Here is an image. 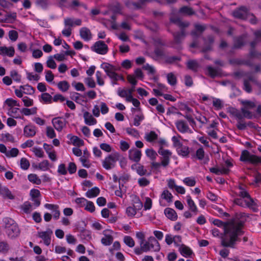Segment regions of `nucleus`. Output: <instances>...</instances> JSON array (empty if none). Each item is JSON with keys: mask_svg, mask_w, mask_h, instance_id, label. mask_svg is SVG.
<instances>
[{"mask_svg": "<svg viewBox=\"0 0 261 261\" xmlns=\"http://www.w3.org/2000/svg\"><path fill=\"white\" fill-rule=\"evenodd\" d=\"M64 24L65 27L70 28L74 25L80 26L82 25V20L80 19H73L70 17L64 18Z\"/></svg>", "mask_w": 261, "mask_h": 261, "instance_id": "obj_16", "label": "nucleus"}, {"mask_svg": "<svg viewBox=\"0 0 261 261\" xmlns=\"http://www.w3.org/2000/svg\"><path fill=\"white\" fill-rule=\"evenodd\" d=\"M244 76H246L247 77L244 80H249V82H251L255 85L256 84V83H257L258 82L256 77L250 72H245Z\"/></svg>", "mask_w": 261, "mask_h": 261, "instance_id": "obj_61", "label": "nucleus"}, {"mask_svg": "<svg viewBox=\"0 0 261 261\" xmlns=\"http://www.w3.org/2000/svg\"><path fill=\"white\" fill-rule=\"evenodd\" d=\"M254 35L255 36L254 40L250 43L251 49L249 52V56L251 58H258L260 56H261V53H259L257 52L255 49V47L257 43L259 42H261V31L258 30L255 31L254 32Z\"/></svg>", "mask_w": 261, "mask_h": 261, "instance_id": "obj_4", "label": "nucleus"}, {"mask_svg": "<svg viewBox=\"0 0 261 261\" xmlns=\"http://www.w3.org/2000/svg\"><path fill=\"white\" fill-rule=\"evenodd\" d=\"M16 18V13H9L7 14L5 16V18L4 19H0L1 22H11L10 21V19H13L15 20Z\"/></svg>", "mask_w": 261, "mask_h": 261, "instance_id": "obj_53", "label": "nucleus"}, {"mask_svg": "<svg viewBox=\"0 0 261 261\" xmlns=\"http://www.w3.org/2000/svg\"><path fill=\"white\" fill-rule=\"evenodd\" d=\"M229 63L232 65H246L249 66H252V64L248 60H243L240 59H232L229 60Z\"/></svg>", "mask_w": 261, "mask_h": 261, "instance_id": "obj_31", "label": "nucleus"}, {"mask_svg": "<svg viewBox=\"0 0 261 261\" xmlns=\"http://www.w3.org/2000/svg\"><path fill=\"white\" fill-rule=\"evenodd\" d=\"M40 191L37 189H34V206L38 207L40 204Z\"/></svg>", "mask_w": 261, "mask_h": 261, "instance_id": "obj_48", "label": "nucleus"}, {"mask_svg": "<svg viewBox=\"0 0 261 261\" xmlns=\"http://www.w3.org/2000/svg\"><path fill=\"white\" fill-rule=\"evenodd\" d=\"M234 203L240 206L245 207H248L253 210V212H257V205L253 200V199H242L241 198H236L234 199Z\"/></svg>", "mask_w": 261, "mask_h": 261, "instance_id": "obj_6", "label": "nucleus"}, {"mask_svg": "<svg viewBox=\"0 0 261 261\" xmlns=\"http://www.w3.org/2000/svg\"><path fill=\"white\" fill-rule=\"evenodd\" d=\"M35 5L37 8L46 10L50 5V2L48 0H36Z\"/></svg>", "mask_w": 261, "mask_h": 261, "instance_id": "obj_33", "label": "nucleus"}, {"mask_svg": "<svg viewBox=\"0 0 261 261\" xmlns=\"http://www.w3.org/2000/svg\"><path fill=\"white\" fill-rule=\"evenodd\" d=\"M175 125L177 130L181 133H192V131L190 129L187 122L183 120H178L175 122Z\"/></svg>", "mask_w": 261, "mask_h": 261, "instance_id": "obj_14", "label": "nucleus"}, {"mask_svg": "<svg viewBox=\"0 0 261 261\" xmlns=\"http://www.w3.org/2000/svg\"><path fill=\"white\" fill-rule=\"evenodd\" d=\"M80 35L81 38L84 41H88L92 39V34L90 30L86 27H83L80 29Z\"/></svg>", "mask_w": 261, "mask_h": 261, "instance_id": "obj_20", "label": "nucleus"}, {"mask_svg": "<svg viewBox=\"0 0 261 261\" xmlns=\"http://www.w3.org/2000/svg\"><path fill=\"white\" fill-rule=\"evenodd\" d=\"M167 82L171 86H175L177 83V79L172 72L169 73L166 75Z\"/></svg>", "mask_w": 261, "mask_h": 261, "instance_id": "obj_46", "label": "nucleus"}, {"mask_svg": "<svg viewBox=\"0 0 261 261\" xmlns=\"http://www.w3.org/2000/svg\"><path fill=\"white\" fill-rule=\"evenodd\" d=\"M214 225L224 228V236L221 238V244L224 247L234 248L236 243L241 241L239 237L244 234L241 229L242 222L231 221L228 224L219 219H214Z\"/></svg>", "mask_w": 261, "mask_h": 261, "instance_id": "obj_1", "label": "nucleus"}, {"mask_svg": "<svg viewBox=\"0 0 261 261\" xmlns=\"http://www.w3.org/2000/svg\"><path fill=\"white\" fill-rule=\"evenodd\" d=\"M138 211V210L136 209V208L133 206H128L126 208V213L128 217H133L136 214L137 211Z\"/></svg>", "mask_w": 261, "mask_h": 261, "instance_id": "obj_64", "label": "nucleus"}, {"mask_svg": "<svg viewBox=\"0 0 261 261\" xmlns=\"http://www.w3.org/2000/svg\"><path fill=\"white\" fill-rule=\"evenodd\" d=\"M49 163L47 160H44L38 165L34 166V168L42 171H46L49 168Z\"/></svg>", "mask_w": 261, "mask_h": 261, "instance_id": "obj_47", "label": "nucleus"}, {"mask_svg": "<svg viewBox=\"0 0 261 261\" xmlns=\"http://www.w3.org/2000/svg\"><path fill=\"white\" fill-rule=\"evenodd\" d=\"M186 28H180V32H174L173 33V36L174 37V43L179 44L184 39L186 36V32L185 31Z\"/></svg>", "mask_w": 261, "mask_h": 261, "instance_id": "obj_15", "label": "nucleus"}, {"mask_svg": "<svg viewBox=\"0 0 261 261\" xmlns=\"http://www.w3.org/2000/svg\"><path fill=\"white\" fill-rule=\"evenodd\" d=\"M15 50L12 46L9 48L6 46L0 47V55L2 56L7 55L10 57H12L14 55Z\"/></svg>", "mask_w": 261, "mask_h": 261, "instance_id": "obj_26", "label": "nucleus"}, {"mask_svg": "<svg viewBox=\"0 0 261 261\" xmlns=\"http://www.w3.org/2000/svg\"><path fill=\"white\" fill-rule=\"evenodd\" d=\"M158 135L154 131H150L149 133H146L145 134V139L149 142H152L158 139Z\"/></svg>", "mask_w": 261, "mask_h": 261, "instance_id": "obj_40", "label": "nucleus"}, {"mask_svg": "<svg viewBox=\"0 0 261 261\" xmlns=\"http://www.w3.org/2000/svg\"><path fill=\"white\" fill-rule=\"evenodd\" d=\"M59 89L62 92H66L70 87V85L66 81H60L57 84Z\"/></svg>", "mask_w": 261, "mask_h": 261, "instance_id": "obj_44", "label": "nucleus"}, {"mask_svg": "<svg viewBox=\"0 0 261 261\" xmlns=\"http://www.w3.org/2000/svg\"><path fill=\"white\" fill-rule=\"evenodd\" d=\"M52 123L55 129L60 132L65 126L67 121L62 118L56 117L53 119Z\"/></svg>", "mask_w": 261, "mask_h": 261, "instance_id": "obj_13", "label": "nucleus"}, {"mask_svg": "<svg viewBox=\"0 0 261 261\" xmlns=\"http://www.w3.org/2000/svg\"><path fill=\"white\" fill-rule=\"evenodd\" d=\"M252 123L251 122H249L248 124L246 123V122L243 119L238 120L237 127L239 130H245L247 126H251Z\"/></svg>", "mask_w": 261, "mask_h": 261, "instance_id": "obj_51", "label": "nucleus"}, {"mask_svg": "<svg viewBox=\"0 0 261 261\" xmlns=\"http://www.w3.org/2000/svg\"><path fill=\"white\" fill-rule=\"evenodd\" d=\"M113 231L111 230L106 229L103 231L102 234L104 237L101 239V243L105 246H110L113 241V237L112 236Z\"/></svg>", "mask_w": 261, "mask_h": 261, "instance_id": "obj_12", "label": "nucleus"}, {"mask_svg": "<svg viewBox=\"0 0 261 261\" xmlns=\"http://www.w3.org/2000/svg\"><path fill=\"white\" fill-rule=\"evenodd\" d=\"M53 58V56H49L46 61L47 66L51 69H55L57 67V64Z\"/></svg>", "mask_w": 261, "mask_h": 261, "instance_id": "obj_63", "label": "nucleus"}, {"mask_svg": "<svg viewBox=\"0 0 261 261\" xmlns=\"http://www.w3.org/2000/svg\"><path fill=\"white\" fill-rule=\"evenodd\" d=\"M248 217V215L245 213H237L235 215V220H233L231 221H234L236 222H242L243 224L241 226V229L242 230V228L244 223V221L243 220V219H245L246 217Z\"/></svg>", "mask_w": 261, "mask_h": 261, "instance_id": "obj_39", "label": "nucleus"}, {"mask_svg": "<svg viewBox=\"0 0 261 261\" xmlns=\"http://www.w3.org/2000/svg\"><path fill=\"white\" fill-rule=\"evenodd\" d=\"M41 99H40L41 101L42 100L45 103H50L52 102L53 97L52 96L48 93H43L40 96Z\"/></svg>", "mask_w": 261, "mask_h": 261, "instance_id": "obj_55", "label": "nucleus"}, {"mask_svg": "<svg viewBox=\"0 0 261 261\" xmlns=\"http://www.w3.org/2000/svg\"><path fill=\"white\" fill-rule=\"evenodd\" d=\"M68 138H69L72 142L73 145L77 146L79 147L84 145V141L78 137L75 136H71L70 135H68Z\"/></svg>", "mask_w": 261, "mask_h": 261, "instance_id": "obj_36", "label": "nucleus"}, {"mask_svg": "<svg viewBox=\"0 0 261 261\" xmlns=\"http://www.w3.org/2000/svg\"><path fill=\"white\" fill-rule=\"evenodd\" d=\"M136 167V171L137 173L140 176H143L145 175H149L150 174L149 173H147V170L144 169V166L139 164L138 166L136 164L132 166V168L134 169V167Z\"/></svg>", "mask_w": 261, "mask_h": 261, "instance_id": "obj_41", "label": "nucleus"}, {"mask_svg": "<svg viewBox=\"0 0 261 261\" xmlns=\"http://www.w3.org/2000/svg\"><path fill=\"white\" fill-rule=\"evenodd\" d=\"M180 60V58L178 56H166L165 61L166 63L172 64Z\"/></svg>", "mask_w": 261, "mask_h": 261, "instance_id": "obj_56", "label": "nucleus"}, {"mask_svg": "<svg viewBox=\"0 0 261 261\" xmlns=\"http://www.w3.org/2000/svg\"><path fill=\"white\" fill-rule=\"evenodd\" d=\"M178 12L184 16H191L195 13L192 8L188 6L182 7L179 9Z\"/></svg>", "mask_w": 261, "mask_h": 261, "instance_id": "obj_32", "label": "nucleus"}, {"mask_svg": "<svg viewBox=\"0 0 261 261\" xmlns=\"http://www.w3.org/2000/svg\"><path fill=\"white\" fill-rule=\"evenodd\" d=\"M166 216L172 221H175L177 219V215L175 211L171 208H166L164 210Z\"/></svg>", "mask_w": 261, "mask_h": 261, "instance_id": "obj_29", "label": "nucleus"}, {"mask_svg": "<svg viewBox=\"0 0 261 261\" xmlns=\"http://www.w3.org/2000/svg\"><path fill=\"white\" fill-rule=\"evenodd\" d=\"M5 232L9 238L13 239L18 236L20 230L16 224V225H13L11 228L6 230Z\"/></svg>", "mask_w": 261, "mask_h": 261, "instance_id": "obj_18", "label": "nucleus"}, {"mask_svg": "<svg viewBox=\"0 0 261 261\" xmlns=\"http://www.w3.org/2000/svg\"><path fill=\"white\" fill-rule=\"evenodd\" d=\"M170 20L171 22L175 24L179 28H187L189 25V23L188 22L182 21L178 17L174 15H172L170 17Z\"/></svg>", "mask_w": 261, "mask_h": 261, "instance_id": "obj_22", "label": "nucleus"}, {"mask_svg": "<svg viewBox=\"0 0 261 261\" xmlns=\"http://www.w3.org/2000/svg\"><path fill=\"white\" fill-rule=\"evenodd\" d=\"M124 243L129 247L132 248L134 247L135 243L133 239L128 236H125L123 238Z\"/></svg>", "mask_w": 261, "mask_h": 261, "instance_id": "obj_54", "label": "nucleus"}, {"mask_svg": "<svg viewBox=\"0 0 261 261\" xmlns=\"http://www.w3.org/2000/svg\"><path fill=\"white\" fill-rule=\"evenodd\" d=\"M204 46L202 49V51L205 53L211 50L212 48V45L214 42V37L210 35L206 38H203Z\"/></svg>", "mask_w": 261, "mask_h": 261, "instance_id": "obj_17", "label": "nucleus"}, {"mask_svg": "<svg viewBox=\"0 0 261 261\" xmlns=\"http://www.w3.org/2000/svg\"><path fill=\"white\" fill-rule=\"evenodd\" d=\"M195 30L192 31L191 34L192 36L195 38L200 37L203 32H204L206 29L204 25H202L198 23H196L194 25Z\"/></svg>", "mask_w": 261, "mask_h": 261, "instance_id": "obj_21", "label": "nucleus"}, {"mask_svg": "<svg viewBox=\"0 0 261 261\" xmlns=\"http://www.w3.org/2000/svg\"><path fill=\"white\" fill-rule=\"evenodd\" d=\"M132 204L133 206L137 209L140 210L143 207V204L141 201L139 197L135 196L132 198Z\"/></svg>", "mask_w": 261, "mask_h": 261, "instance_id": "obj_45", "label": "nucleus"}, {"mask_svg": "<svg viewBox=\"0 0 261 261\" xmlns=\"http://www.w3.org/2000/svg\"><path fill=\"white\" fill-rule=\"evenodd\" d=\"M230 112V113L237 118V120L243 119V114L238 110L233 108Z\"/></svg>", "mask_w": 261, "mask_h": 261, "instance_id": "obj_58", "label": "nucleus"}, {"mask_svg": "<svg viewBox=\"0 0 261 261\" xmlns=\"http://www.w3.org/2000/svg\"><path fill=\"white\" fill-rule=\"evenodd\" d=\"M247 38V35L243 34L236 38L234 40L233 47L235 48H240L245 44V40Z\"/></svg>", "mask_w": 261, "mask_h": 261, "instance_id": "obj_24", "label": "nucleus"}, {"mask_svg": "<svg viewBox=\"0 0 261 261\" xmlns=\"http://www.w3.org/2000/svg\"><path fill=\"white\" fill-rule=\"evenodd\" d=\"M119 158L120 154L117 152L109 154L102 161V167L106 170H110L114 168Z\"/></svg>", "mask_w": 261, "mask_h": 261, "instance_id": "obj_3", "label": "nucleus"}, {"mask_svg": "<svg viewBox=\"0 0 261 261\" xmlns=\"http://www.w3.org/2000/svg\"><path fill=\"white\" fill-rule=\"evenodd\" d=\"M145 153L146 155L152 160H154L157 156L156 152L152 149H147Z\"/></svg>", "mask_w": 261, "mask_h": 261, "instance_id": "obj_62", "label": "nucleus"}, {"mask_svg": "<svg viewBox=\"0 0 261 261\" xmlns=\"http://www.w3.org/2000/svg\"><path fill=\"white\" fill-rule=\"evenodd\" d=\"M210 171L211 172L216 175H221L228 174L229 170L225 167H223L222 168L212 167L210 168Z\"/></svg>", "mask_w": 261, "mask_h": 261, "instance_id": "obj_34", "label": "nucleus"}, {"mask_svg": "<svg viewBox=\"0 0 261 261\" xmlns=\"http://www.w3.org/2000/svg\"><path fill=\"white\" fill-rule=\"evenodd\" d=\"M53 232L50 229L48 228L46 231L38 232V237L42 239L44 244L46 246H49L51 243V237Z\"/></svg>", "mask_w": 261, "mask_h": 261, "instance_id": "obj_10", "label": "nucleus"}, {"mask_svg": "<svg viewBox=\"0 0 261 261\" xmlns=\"http://www.w3.org/2000/svg\"><path fill=\"white\" fill-rule=\"evenodd\" d=\"M240 161L252 164L261 163V156L251 154L248 150H244L241 154Z\"/></svg>", "mask_w": 261, "mask_h": 261, "instance_id": "obj_5", "label": "nucleus"}, {"mask_svg": "<svg viewBox=\"0 0 261 261\" xmlns=\"http://www.w3.org/2000/svg\"><path fill=\"white\" fill-rule=\"evenodd\" d=\"M183 182L188 186L193 187L196 184V181L193 177H188L184 179Z\"/></svg>", "mask_w": 261, "mask_h": 261, "instance_id": "obj_60", "label": "nucleus"}, {"mask_svg": "<svg viewBox=\"0 0 261 261\" xmlns=\"http://www.w3.org/2000/svg\"><path fill=\"white\" fill-rule=\"evenodd\" d=\"M91 49L92 51L100 55H105L108 51V45L102 41H96L91 46Z\"/></svg>", "mask_w": 261, "mask_h": 261, "instance_id": "obj_8", "label": "nucleus"}, {"mask_svg": "<svg viewBox=\"0 0 261 261\" xmlns=\"http://www.w3.org/2000/svg\"><path fill=\"white\" fill-rule=\"evenodd\" d=\"M142 155L141 151L138 149H130L129 151V158L130 160L135 162H139Z\"/></svg>", "mask_w": 261, "mask_h": 261, "instance_id": "obj_19", "label": "nucleus"}, {"mask_svg": "<svg viewBox=\"0 0 261 261\" xmlns=\"http://www.w3.org/2000/svg\"><path fill=\"white\" fill-rule=\"evenodd\" d=\"M153 54L154 55V59L155 60H165L166 57L164 49L162 47H160L159 46H155Z\"/></svg>", "mask_w": 261, "mask_h": 261, "instance_id": "obj_25", "label": "nucleus"}, {"mask_svg": "<svg viewBox=\"0 0 261 261\" xmlns=\"http://www.w3.org/2000/svg\"><path fill=\"white\" fill-rule=\"evenodd\" d=\"M187 67L189 69L192 71L196 72L197 71L199 65L197 62L195 60H190L187 63Z\"/></svg>", "mask_w": 261, "mask_h": 261, "instance_id": "obj_49", "label": "nucleus"}, {"mask_svg": "<svg viewBox=\"0 0 261 261\" xmlns=\"http://www.w3.org/2000/svg\"><path fill=\"white\" fill-rule=\"evenodd\" d=\"M239 192L238 193V195L239 196L244 199L245 198L246 199H248V200H249V199H252L243 185L239 187Z\"/></svg>", "mask_w": 261, "mask_h": 261, "instance_id": "obj_37", "label": "nucleus"}, {"mask_svg": "<svg viewBox=\"0 0 261 261\" xmlns=\"http://www.w3.org/2000/svg\"><path fill=\"white\" fill-rule=\"evenodd\" d=\"M44 207L51 212L53 214L52 217L55 220H57L59 219L61 213L58 205L46 203L44 205Z\"/></svg>", "mask_w": 261, "mask_h": 261, "instance_id": "obj_11", "label": "nucleus"}, {"mask_svg": "<svg viewBox=\"0 0 261 261\" xmlns=\"http://www.w3.org/2000/svg\"><path fill=\"white\" fill-rule=\"evenodd\" d=\"M180 253L185 257L190 256L192 253V250L188 246L182 244L179 248Z\"/></svg>", "mask_w": 261, "mask_h": 261, "instance_id": "obj_35", "label": "nucleus"}, {"mask_svg": "<svg viewBox=\"0 0 261 261\" xmlns=\"http://www.w3.org/2000/svg\"><path fill=\"white\" fill-rule=\"evenodd\" d=\"M21 207L24 213L29 214L31 212L32 205L30 202L26 201L21 206Z\"/></svg>", "mask_w": 261, "mask_h": 261, "instance_id": "obj_57", "label": "nucleus"}, {"mask_svg": "<svg viewBox=\"0 0 261 261\" xmlns=\"http://www.w3.org/2000/svg\"><path fill=\"white\" fill-rule=\"evenodd\" d=\"M159 153L163 156V158H170L171 155V152L167 149H164L163 147H160L158 151Z\"/></svg>", "mask_w": 261, "mask_h": 261, "instance_id": "obj_59", "label": "nucleus"}, {"mask_svg": "<svg viewBox=\"0 0 261 261\" xmlns=\"http://www.w3.org/2000/svg\"><path fill=\"white\" fill-rule=\"evenodd\" d=\"M161 197L166 200L168 202L172 201L173 196L172 194L167 190H164L161 195Z\"/></svg>", "mask_w": 261, "mask_h": 261, "instance_id": "obj_52", "label": "nucleus"}, {"mask_svg": "<svg viewBox=\"0 0 261 261\" xmlns=\"http://www.w3.org/2000/svg\"><path fill=\"white\" fill-rule=\"evenodd\" d=\"M207 74L212 78H214L219 75V72L218 70L212 66H208L206 67Z\"/></svg>", "mask_w": 261, "mask_h": 261, "instance_id": "obj_43", "label": "nucleus"}, {"mask_svg": "<svg viewBox=\"0 0 261 261\" xmlns=\"http://www.w3.org/2000/svg\"><path fill=\"white\" fill-rule=\"evenodd\" d=\"M149 247L150 250L154 252H159L161 249L159 242L153 237L149 238Z\"/></svg>", "mask_w": 261, "mask_h": 261, "instance_id": "obj_27", "label": "nucleus"}, {"mask_svg": "<svg viewBox=\"0 0 261 261\" xmlns=\"http://www.w3.org/2000/svg\"><path fill=\"white\" fill-rule=\"evenodd\" d=\"M0 195L10 199L14 198V196L12 194L11 191L7 187L2 186L1 184H0Z\"/></svg>", "mask_w": 261, "mask_h": 261, "instance_id": "obj_28", "label": "nucleus"}, {"mask_svg": "<svg viewBox=\"0 0 261 261\" xmlns=\"http://www.w3.org/2000/svg\"><path fill=\"white\" fill-rule=\"evenodd\" d=\"M3 221L4 223L5 231L11 228L13 225H14L17 224L14 220L8 217L4 218Z\"/></svg>", "mask_w": 261, "mask_h": 261, "instance_id": "obj_42", "label": "nucleus"}, {"mask_svg": "<svg viewBox=\"0 0 261 261\" xmlns=\"http://www.w3.org/2000/svg\"><path fill=\"white\" fill-rule=\"evenodd\" d=\"M85 122L88 125H94L97 123V120L88 112L84 113Z\"/></svg>", "mask_w": 261, "mask_h": 261, "instance_id": "obj_30", "label": "nucleus"}, {"mask_svg": "<svg viewBox=\"0 0 261 261\" xmlns=\"http://www.w3.org/2000/svg\"><path fill=\"white\" fill-rule=\"evenodd\" d=\"M232 15L235 18L245 20L250 17V13L247 7L241 6L235 9Z\"/></svg>", "mask_w": 261, "mask_h": 261, "instance_id": "obj_7", "label": "nucleus"}, {"mask_svg": "<svg viewBox=\"0 0 261 261\" xmlns=\"http://www.w3.org/2000/svg\"><path fill=\"white\" fill-rule=\"evenodd\" d=\"M177 151L179 155L183 156H188L190 152L189 147L185 146H183L182 145L177 148Z\"/></svg>", "mask_w": 261, "mask_h": 261, "instance_id": "obj_50", "label": "nucleus"}, {"mask_svg": "<svg viewBox=\"0 0 261 261\" xmlns=\"http://www.w3.org/2000/svg\"><path fill=\"white\" fill-rule=\"evenodd\" d=\"M186 199L189 210L193 213V215H197L198 211V208L190 195H187Z\"/></svg>", "mask_w": 261, "mask_h": 261, "instance_id": "obj_23", "label": "nucleus"}, {"mask_svg": "<svg viewBox=\"0 0 261 261\" xmlns=\"http://www.w3.org/2000/svg\"><path fill=\"white\" fill-rule=\"evenodd\" d=\"M100 190L98 188L95 187L90 190H89L85 194L86 196L88 198H91L96 197L99 195Z\"/></svg>", "mask_w": 261, "mask_h": 261, "instance_id": "obj_38", "label": "nucleus"}, {"mask_svg": "<svg viewBox=\"0 0 261 261\" xmlns=\"http://www.w3.org/2000/svg\"><path fill=\"white\" fill-rule=\"evenodd\" d=\"M156 2L160 4H164V2L160 0H138L137 2H129L126 4L128 7L139 9L141 8L146 2Z\"/></svg>", "mask_w": 261, "mask_h": 261, "instance_id": "obj_9", "label": "nucleus"}, {"mask_svg": "<svg viewBox=\"0 0 261 261\" xmlns=\"http://www.w3.org/2000/svg\"><path fill=\"white\" fill-rule=\"evenodd\" d=\"M100 66L111 80L114 81L119 80L124 81V79L123 76L116 73V68L115 66L108 63H103Z\"/></svg>", "mask_w": 261, "mask_h": 261, "instance_id": "obj_2", "label": "nucleus"}]
</instances>
